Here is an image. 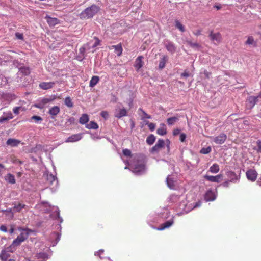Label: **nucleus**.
Wrapping results in <instances>:
<instances>
[{"instance_id": "nucleus-1", "label": "nucleus", "mask_w": 261, "mask_h": 261, "mask_svg": "<svg viewBox=\"0 0 261 261\" xmlns=\"http://www.w3.org/2000/svg\"><path fill=\"white\" fill-rule=\"evenodd\" d=\"M145 158L144 155L136 154L133 158L131 166L135 173H139L144 171L145 168Z\"/></svg>"}, {"instance_id": "nucleus-2", "label": "nucleus", "mask_w": 261, "mask_h": 261, "mask_svg": "<svg viewBox=\"0 0 261 261\" xmlns=\"http://www.w3.org/2000/svg\"><path fill=\"white\" fill-rule=\"evenodd\" d=\"M99 8L96 5H92L83 11L79 15L81 19H87L93 17L98 11Z\"/></svg>"}, {"instance_id": "nucleus-3", "label": "nucleus", "mask_w": 261, "mask_h": 261, "mask_svg": "<svg viewBox=\"0 0 261 261\" xmlns=\"http://www.w3.org/2000/svg\"><path fill=\"white\" fill-rule=\"evenodd\" d=\"M260 98L261 94L256 96H248L246 100V108L247 109H252Z\"/></svg>"}, {"instance_id": "nucleus-4", "label": "nucleus", "mask_w": 261, "mask_h": 261, "mask_svg": "<svg viewBox=\"0 0 261 261\" xmlns=\"http://www.w3.org/2000/svg\"><path fill=\"white\" fill-rule=\"evenodd\" d=\"M13 204L14 205V206L13 207L6 210V212L12 213V216H13L14 213L20 212L22 209L25 208V207H27V205H25L24 204L19 202H15Z\"/></svg>"}, {"instance_id": "nucleus-5", "label": "nucleus", "mask_w": 261, "mask_h": 261, "mask_svg": "<svg viewBox=\"0 0 261 261\" xmlns=\"http://www.w3.org/2000/svg\"><path fill=\"white\" fill-rule=\"evenodd\" d=\"M208 37L210 40L214 42L215 44H219L222 41V35L219 32L214 33L213 31H211Z\"/></svg>"}, {"instance_id": "nucleus-6", "label": "nucleus", "mask_w": 261, "mask_h": 261, "mask_svg": "<svg viewBox=\"0 0 261 261\" xmlns=\"http://www.w3.org/2000/svg\"><path fill=\"white\" fill-rule=\"evenodd\" d=\"M19 230L23 231L18 237V240H20V241L24 242L28 237L29 235L31 232H32L33 231L29 228H19Z\"/></svg>"}, {"instance_id": "nucleus-7", "label": "nucleus", "mask_w": 261, "mask_h": 261, "mask_svg": "<svg viewBox=\"0 0 261 261\" xmlns=\"http://www.w3.org/2000/svg\"><path fill=\"white\" fill-rule=\"evenodd\" d=\"M246 175L249 180L254 182L256 180L258 173L255 170L250 169L247 171Z\"/></svg>"}, {"instance_id": "nucleus-8", "label": "nucleus", "mask_w": 261, "mask_h": 261, "mask_svg": "<svg viewBox=\"0 0 261 261\" xmlns=\"http://www.w3.org/2000/svg\"><path fill=\"white\" fill-rule=\"evenodd\" d=\"M222 177H223L222 174H220L217 175L216 176H211V175H205L204 176V178L206 180H207L209 181L218 183V182H220V179L222 178Z\"/></svg>"}, {"instance_id": "nucleus-9", "label": "nucleus", "mask_w": 261, "mask_h": 261, "mask_svg": "<svg viewBox=\"0 0 261 261\" xmlns=\"http://www.w3.org/2000/svg\"><path fill=\"white\" fill-rule=\"evenodd\" d=\"M226 139V135L224 133H221L219 136L214 138V141L217 144H222L225 142Z\"/></svg>"}, {"instance_id": "nucleus-10", "label": "nucleus", "mask_w": 261, "mask_h": 261, "mask_svg": "<svg viewBox=\"0 0 261 261\" xmlns=\"http://www.w3.org/2000/svg\"><path fill=\"white\" fill-rule=\"evenodd\" d=\"M164 145L165 141L163 139H159L156 144L152 148L151 151L158 152Z\"/></svg>"}, {"instance_id": "nucleus-11", "label": "nucleus", "mask_w": 261, "mask_h": 261, "mask_svg": "<svg viewBox=\"0 0 261 261\" xmlns=\"http://www.w3.org/2000/svg\"><path fill=\"white\" fill-rule=\"evenodd\" d=\"M82 138V134H73L68 137L65 140L66 143L75 142L79 141Z\"/></svg>"}, {"instance_id": "nucleus-12", "label": "nucleus", "mask_w": 261, "mask_h": 261, "mask_svg": "<svg viewBox=\"0 0 261 261\" xmlns=\"http://www.w3.org/2000/svg\"><path fill=\"white\" fill-rule=\"evenodd\" d=\"M143 59V57L141 56H139L136 58L134 66L137 71H138L143 67L144 64V62L142 61Z\"/></svg>"}, {"instance_id": "nucleus-13", "label": "nucleus", "mask_w": 261, "mask_h": 261, "mask_svg": "<svg viewBox=\"0 0 261 261\" xmlns=\"http://www.w3.org/2000/svg\"><path fill=\"white\" fill-rule=\"evenodd\" d=\"M55 85V82H42L39 84L40 88L43 90H48L52 88Z\"/></svg>"}, {"instance_id": "nucleus-14", "label": "nucleus", "mask_w": 261, "mask_h": 261, "mask_svg": "<svg viewBox=\"0 0 261 261\" xmlns=\"http://www.w3.org/2000/svg\"><path fill=\"white\" fill-rule=\"evenodd\" d=\"M227 176L229 178V181L232 182H236L237 180H239L240 177H238L237 174L233 171H229L226 173Z\"/></svg>"}, {"instance_id": "nucleus-15", "label": "nucleus", "mask_w": 261, "mask_h": 261, "mask_svg": "<svg viewBox=\"0 0 261 261\" xmlns=\"http://www.w3.org/2000/svg\"><path fill=\"white\" fill-rule=\"evenodd\" d=\"M109 49H115V53L117 54L118 56H120L121 55L123 51L122 47L121 44H117L116 45H112L109 46Z\"/></svg>"}, {"instance_id": "nucleus-16", "label": "nucleus", "mask_w": 261, "mask_h": 261, "mask_svg": "<svg viewBox=\"0 0 261 261\" xmlns=\"http://www.w3.org/2000/svg\"><path fill=\"white\" fill-rule=\"evenodd\" d=\"M215 198V194L212 190L207 191L204 196V199L206 201H213Z\"/></svg>"}, {"instance_id": "nucleus-17", "label": "nucleus", "mask_w": 261, "mask_h": 261, "mask_svg": "<svg viewBox=\"0 0 261 261\" xmlns=\"http://www.w3.org/2000/svg\"><path fill=\"white\" fill-rule=\"evenodd\" d=\"M174 223V220L171 219L170 220L167 221L164 223L162 224L159 227H158L156 229L158 230H163L166 228H168L170 227Z\"/></svg>"}, {"instance_id": "nucleus-18", "label": "nucleus", "mask_w": 261, "mask_h": 261, "mask_svg": "<svg viewBox=\"0 0 261 261\" xmlns=\"http://www.w3.org/2000/svg\"><path fill=\"white\" fill-rule=\"evenodd\" d=\"M167 43L165 44V47L167 50L171 53H173L175 51L176 47L174 43L171 41H167Z\"/></svg>"}, {"instance_id": "nucleus-19", "label": "nucleus", "mask_w": 261, "mask_h": 261, "mask_svg": "<svg viewBox=\"0 0 261 261\" xmlns=\"http://www.w3.org/2000/svg\"><path fill=\"white\" fill-rule=\"evenodd\" d=\"M47 22L49 25L55 26V25L59 23V20L56 18H52L47 16L46 17Z\"/></svg>"}, {"instance_id": "nucleus-20", "label": "nucleus", "mask_w": 261, "mask_h": 261, "mask_svg": "<svg viewBox=\"0 0 261 261\" xmlns=\"http://www.w3.org/2000/svg\"><path fill=\"white\" fill-rule=\"evenodd\" d=\"M60 110L58 106H54L49 109L48 113L54 118L53 116H57L59 113Z\"/></svg>"}, {"instance_id": "nucleus-21", "label": "nucleus", "mask_w": 261, "mask_h": 261, "mask_svg": "<svg viewBox=\"0 0 261 261\" xmlns=\"http://www.w3.org/2000/svg\"><path fill=\"white\" fill-rule=\"evenodd\" d=\"M6 143L8 145L14 147L17 146L18 144H19L20 141L15 139L10 138L7 140Z\"/></svg>"}, {"instance_id": "nucleus-22", "label": "nucleus", "mask_w": 261, "mask_h": 261, "mask_svg": "<svg viewBox=\"0 0 261 261\" xmlns=\"http://www.w3.org/2000/svg\"><path fill=\"white\" fill-rule=\"evenodd\" d=\"M5 180L11 184H14L16 182L15 176L11 174L8 173L5 176Z\"/></svg>"}, {"instance_id": "nucleus-23", "label": "nucleus", "mask_w": 261, "mask_h": 261, "mask_svg": "<svg viewBox=\"0 0 261 261\" xmlns=\"http://www.w3.org/2000/svg\"><path fill=\"white\" fill-rule=\"evenodd\" d=\"M10 254L8 251L4 249L1 251L0 254V258L3 261H6L8 258L10 257Z\"/></svg>"}, {"instance_id": "nucleus-24", "label": "nucleus", "mask_w": 261, "mask_h": 261, "mask_svg": "<svg viewBox=\"0 0 261 261\" xmlns=\"http://www.w3.org/2000/svg\"><path fill=\"white\" fill-rule=\"evenodd\" d=\"M139 115L141 117L142 119H150L151 116L147 114L142 108H139L138 110Z\"/></svg>"}, {"instance_id": "nucleus-25", "label": "nucleus", "mask_w": 261, "mask_h": 261, "mask_svg": "<svg viewBox=\"0 0 261 261\" xmlns=\"http://www.w3.org/2000/svg\"><path fill=\"white\" fill-rule=\"evenodd\" d=\"M89 120V118L87 114H83L82 115L79 119V123L81 124H85Z\"/></svg>"}, {"instance_id": "nucleus-26", "label": "nucleus", "mask_w": 261, "mask_h": 261, "mask_svg": "<svg viewBox=\"0 0 261 261\" xmlns=\"http://www.w3.org/2000/svg\"><path fill=\"white\" fill-rule=\"evenodd\" d=\"M157 133L161 136L165 135L167 134V130L165 125L162 124L160 125V127L157 129Z\"/></svg>"}, {"instance_id": "nucleus-27", "label": "nucleus", "mask_w": 261, "mask_h": 261, "mask_svg": "<svg viewBox=\"0 0 261 261\" xmlns=\"http://www.w3.org/2000/svg\"><path fill=\"white\" fill-rule=\"evenodd\" d=\"M168 60L167 56H164L160 60L159 65V68L160 69H163L166 65V62Z\"/></svg>"}, {"instance_id": "nucleus-28", "label": "nucleus", "mask_w": 261, "mask_h": 261, "mask_svg": "<svg viewBox=\"0 0 261 261\" xmlns=\"http://www.w3.org/2000/svg\"><path fill=\"white\" fill-rule=\"evenodd\" d=\"M127 112L125 108H123L120 109L119 112L115 114V117L118 118H120L122 117L125 116L127 115Z\"/></svg>"}, {"instance_id": "nucleus-29", "label": "nucleus", "mask_w": 261, "mask_h": 261, "mask_svg": "<svg viewBox=\"0 0 261 261\" xmlns=\"http://www.w3.org/2000/svg\"><path fill=\"white\" fill-rule=\"evenodd\" d=\"M99 78L98 76H93L92 77L89 86L91 87H94L99 82Z\"/></svg>"}, {"instance_id": "nucleus-30", "label": "nucleus", "mask_w": 261, "mask_h": 261, "mask_svg": "<svg viewBox=\"0 0 261 261\" xmlns=\"http://www.w3.org/2000/svg\"><path fill=\"white\" fill-rule=\"evenodd\" d=\"M13 118V115L11 112H9L7 116H2L0 117V123H3L5 121H8L10 119H11Z\"/></svg>"}, {"instance_id": "nucleus-31", "label": "nucleus", "mask_w": 261, "mask_h": 261, "mask_svg": "<svg viewBox=\"0 0 261 261\" xmlns=\"http://www.w3.org/2000/svg\"><path fill=\"white\" fill-rule=\"evenodd\" d=\"M220 170L219 165L215 163L209 169V171L212 173H217Z\"/></svg>"}, {"instance_id": "nucleus-32", "label": "nucleus", "mask_w": 261, "mask_h": 261, "mask_svg": "<svg viewBox=\"0 0 261 261\" xmlns=\"http://www.w3.org/2000/svg\"><path fill=\"white\" fill-rule=\"evenodd\" d=\"M86 127L88 129H96L98 128V125L94 121H90L89 123L86 124Z\"/></svg>"}, {"instance_id": "nucleus-33", "label": "nucleus", "mask_w": 261, "mask_h": 261, "mask_svg": "<svg viewBox=\"0 0 261 261\" xmlns=\"http://www.w3.org/2000/svg\"><path fill=\"white\" fill-rule=\"evenodd\" d=\"M155 140V137L153 134L149 135L146 139V143L148 145H152L154 143Z\"/></svg>"}, {"instance_id": "nucleus-34", "label": "nucleus", "mask_w": 261, "mask_h": 261, "mask_svg": "<svg viewBox=\"0 0 261 261\" xmlns=\"http://www.w3.org/2000/svg\"><path fill=\"white\" fill-rule=\"evenodd\" d=\"M175 26L176 28L179 30L181 32H185V27L179 20H176L175 21Z\"/></svg>"}, {"instance_id": "nucleus-35", "label": "nucleus", "mask_w": 261, "mask_h": 261, "mask_svg": "<svg viewBox=\"0 0 261 261\" xmlns=\"http://www.w3.org/2000/svg\"><path fill=\"white\" fill-rule=\"evenodd\" d=\"M19 71L25 75H29L30 73V68L28 67H21L19 69Z\"/></svg>"}, {"instance_id": "nucleus-36", "label": "nucleus", "mask_w": 261, "mask_h": 261, "mask_svg": "<svg viewBox=\"0 0 261 261\" xmlns=\"http://www.w3.org/2000/svg\"><path fill=\"white\" fill-rule=\"evenodd\" d=\"M64 102L65 105L68 108H72L73 107V103L70 97H66Z\"/></svg>"}, {"instance_id": "nucleus-37", "label": "nucleus", "mask_w": 261, "mask_h": 261, "mask_svg": "<svg viewBox=\"0 0 261 261\" xmlns=\"http://www.w3.org/2000/svg\"><path fill=\"white\" fill-rule=\"evenodd\" d=\"M178 120V117H172L167 119V122L168 125H171L174 124Z\"/></svg>"}, {"instance_id": "nucleus-38", "label": "nucleus", "mask_w": 261, "mask_h": 261, "mask_svg": "<svg viewBox=\"0 0 261 261\" xmlns=\"http://www.w3.org/2000/svg\"><path fill=\"white\" fill-rule=\"evenodd\" d=\"M166 182L168 186L171 188L172 189L174 187V184L173 180L169 177V176H168L166 179Z\"/></svg>"}, {"instance_id": "nucleus-39", "label": "nucleus", "mask_w": 261, "mask_h": 261, "mask_svg": "<svg viewBox=\"0 0 261 261\" xmlns=\"http://www.w3.org/2000/svg\"><path fill=\"white\" fill-rule=\"evenodd\" d=\"M212 150L211 147L208 146L206 148H202L200 151V152L202 154H206L208 153H210Z\"/></svg>"}, {"instance_id": "nucleus-40", "label": "nucleus", "mask_w": 261, "mask_h": 261, "mask_svg": "<svg viewBox=\"0 0 261 261\" xmlns=\"http://www.w3.org/2000/svg\"><path fill=\"white\" fill-rule=\"evenodd\" d=\"M5 250L8 251V252L13 253L16 250V246L15 245H13V243L8 247H7Z\"/></svg>"}, {"instance_id": "nucleus-41", "label": "nucleus", "mask_w": 261, "mask_h": 261, "mask_svg": "<svg viewBox=\"0 0 261 261\" xmlns=\"http://www.w3.org/2000/svg\"><path fill=\"white\" fill-rule=\"evenodd\" d=\"M123 154L124 156L129 157L132 156V152L128 149H124L122 150Z\"/></svg>"}, {"instance_id": "nucleus-42", "label": "nucleus", "mask_w": 261, "mask_h": 261, "mask_svg": "<svg viewBox=\"0 0 261 261\" xmlns=\"http://www.w3.org/2000/svg\"><path fill=\"white\" fill-rule=\"evenodd\" d=\"M255 43V41L254 38L252 36L248 37L247 41H246V44L248 45H252Z\"/></svg>"}, {"instance_id": "nucleus-43", "label": "nucleus", "mask_w": 261, "mask_h": 261, "mask_svg": "<svg viewBox=\"0 0 261 261\" xmlns=\"http://www.w3.org/2000/svg\"><path fill=\"white\" fill-rule=\"evenodd\" d=\"M31 120H34L36 122H38L42 120V118L39 116L34 115L31 118Z\"/></svg>"}, {"instance_id": "nucleus-44", "label": "nucleus", "mask_w": 261, "mask_h": 261, "mask_svg": "<svg viewBox=\"0 0 261 261\" xmlns=\"http://www.w3.org/2000/svg\"><path fill=\"white\" fill-rule=\"evenodd\" d=\"M52 100H53V99L48 98H43L42 99H41V103L42 105H45L49 103V102H50Z\"/></svg>"}, {"instance_id": "nucleus-45", "label": "nucleus", "mask_w": 261, "mask_h": 261, "mask_svg": "<svg viewBox=\"0 0 261 261\" xmlns=\"http://www.w3.org/2000/svg\"><path fill=\"white\" fill-rule=\"evenodd\" d=\"M22 242H23L20 241V240H18V238L17 237L16 239L13 240L12 243L13 245H15L16 247H17L19 246Z\"/></svg>"}, {"instance_id": "nucleus-46", "label": "nucleus", "mask_w": 261, "mask_h": 261, "mask_svg": "<svg viewBox=\"0 0 261 261\" xmlns=\"http://www.w3.org/2000/svg\"><path fill=\"white\" fill-rule=\"evenodd\" d=\"M15 36L17 39H19L21 40H23L24 39L23 34L22 33L16 32L15 33Z\"/></svg>"}, {"instance_id": "nucleus-47", "label": "nucleus", "mask_w": 261, "mask_h": 261, "mask_svg": "<svg viewBox=\"0 0 261 261\" xmlns=\"http://www.w3.org/2000/svg\"><path fill=\"white\" fill-rule=\"evenodd\" d=\"M21 108V107H16L13 109V111L14 114L18 115L19 113V110Z\"/></svg>"}, {"instance_id": "nucleus-48", "label": "nucleus", "mask_w": 261, "mask_h": 261, "mask_svg": "<svg viewBox=\"0 0 261 261\" xmlns=\"http://www.w3.org/2000/svg\"><path fill=\"white\" fill-rule=\"evenodd\" d=\"M187 43L190 46L192 47H197L199 46V45L197 43H193L192 42L189 41H187Z\"/></svg>"}, {"instance_id": "nucleus-49", "label": "nucleus", "mask_w": 261, "mask_h": 261, "mask_svg": "<svg viewBox=\"0 0 261 261\" xmlns=\"http://www.w3.org/2000/svg\"><path fill=\"white\" fill-rule=\"evenodd\" d=\"M100 115L103 118L107 119L108 117L109 114L108 112L103 111L101 112Z\"/></svg>"}, {"instance_id": "nucleus-50", "label": "nucleus", "mask_w": 261, "mask_h": 261, "mask_svg": "<svg viewBox=\"0 0 261 261\" xmlns=\"http://www.w3.org/2000/svg\"><path fill=\"white\" fill-rule=\"evenodd\" d=\"M148 126L151 131H153L155 129V125L153 123H149Z\"/></svg>"}, {"instance_id": "nucleus-51", "label": "nucleus", "mask_w": 261, "mask_h": 261, "mask_svg": "<svg viewBox=\"0 0 261 261\" xmlns=\"http://www.w3.org/2000/svg\"><path fill=\"white\" fill-rule=\"evenodd\" d=\"M257 152H261V140H258L257 142Z\"/></svg>"}, {"instance_id": "nucleus-52", "label": "nucleus", "mask_w": 261, "mask_h": 261, "mask_svg": "<svg viewBox=\"0 0 261 261\" xmlns=\"http://www.w3.org/2000/svg\"><path fill=\"white\" fill-rule=\"evenodd\" d=\"M203 74H204L205 77L206 79H209L210 77V75H211V73L210 72H208L207 70H205L203 71Z\"/></svg>"}, {"instance_id": "nucleus-53", "label": "nucleus", "mask_w": 261, "mask_h": 261, "mask_svg": "<svg viewBox=\"0 0 261 261\" xmlns=\"http://www.w3.org/2000/svg\"><path fill=\"white\" fill-rule=\"evenodd\" d=\"M186 135L184 133H182L180 135V140L181 142H184L185 141Z\"/></svg>"}, {"instance_id": "nucleus-54", "label": "nucleus", "mask_w": 261, "mask_h": 261, "mask_svg": "<svg viewBox=\"0 0 261 261\" xmlns=\"http://www.w3.org/2000/svg\"><path fill=\"white\" fill-rule=\"evenodd\" d=\"M0 230L3 232H6L7 231V228L5 225H2L0 226Z\"/></svg>"}, {"instance_id": "nucleus-55", "label": "nucleus", "mask_w": 261, "mask_h": 261, "mask_svg": "<svg viewBox=\"0 0 261 261\" xmlns=\"http://www.w3.org/2000/svg\"><path fill=\"white\" fill-rule=\"evenodd\" d=\"M180 130L178 128L174 129L173 131V134L174 136H177L180 133Z\"/></svg>"}, {"instance_id": "nucleus-56", "label": "nucleus", "mask_w": 261, "mask_h": 261, "mask_svg": "<svg viewBox=\"0 0 261 261\" xmlns=\"http://www.w3.org/2000/svg\"><path fill=\"white\" fill-rule=\"evenodd\" d=\"M94 39L95 40V42L94 44L93 45V47H96L99 44L100 41L98 39V38L96 37H94Z\"/></svg>"}, {"instance_id": "nucleus-57", "label": "nucleus", "mask_w": 261, "mask_h": 261, "mask_svg": "<svg viewBox=\"0 0 261 261\" xmlns=\"http://www.w3.org/2000/svg\"><path fill=\"white\" fill-rule=\"evenodd\" d=\"M193 34L195 36H199L201 34V30H197L193 32Z\"/></svg>"}, {"instance_id": "nucleus-58", "label": "nucleus", "mask_w": 261, "mask_h": 261, "mask_svg": "<svg viewBox=\"0 0 261 261\" xmlns=\"http://www.w3.org/2000/svg\"><path fill=\"white\" fill-rule=\"evenodd\" d=\"M181 76L182 77H187L189 76V72L187 70H185V71L181 73Z\"/></svg>"}, {"instance_id": "nucleus-59", "label": "nucleus", "mask_w": 261, "mask_h": 261, "mask_svg": "<svg viewBox=\"0 0 261 261\" xmlns=\"http://www.w3.org/2000/svg\"><path fill=\"white\" fill-rule=\"evenodd\" d=\"M230 181H226L222 184V186L225 187H228L229 186Z\"/></svg>"}, {"instance_id": "nucleus-60", "label": "nucleus", "mask_w": 261, "mask_h": 261, "mask_svg": "<svg viewBox=\"0 0 261 261\" xmlns=\"http://www.w3.org/2000/svg\"><path fill=\"white\" fill-rule=\"evenodd\" d=\"M103 252V250H99L98 252H97L95 253V255L99 256V257L101 258L102 257H101V254Z\"/></svg>"}, {"instance_id": "nucleus-61", "label": "nucleus", "mask_w": 261, "mask_h": 261, "mask_svg": "<svg viewBox=\"0 0 261 261\" xmlns=\"http://www.w3.org/2000/svg\"><path fill=\"white\" fill-rule=\"evenodd\" d=\"M201 202L200 201H198L196 203L195 205L194 206V207H199L201 205Z\"/></svg>"}, {"instance_id": "nucleus-62", "label": "nucleus", "mask_w": 261, "mask_h": 261, "mask_svg": "<svg viewBox=\"0 0 261 261\" xmlns=\"http://www.w3.org/2000/svg\"><path fill=\"white\" fill-rule=\"evenodd\" d=\"M41 104V103L40 104H36L35 105V107L36 108H41L42 107L40 106Z\"/></svg>"}, {"instance_id": "nucleus-63", "label": "nucleus", "mask_w": 261, "mask_h": 261, "mask_svg": "<svg viewBox=\"0 0 261 261\" xmlns=\"http://www.w3.org/2000/svg\"><path fill=\"white\" fill-rule=\"evenodd\" d=\"M13 232H14V228H11L10 230V232L11 233H13Z\"/></svg>"}, {"instance_id": "nucleus-64", "label": "nucleus", "mask_w": 261, "mask_h": 261, "mask_svg": "<svg viewBox=\"0 0 261 261\" xmlns=\"http://www.w3.org/2000/svg\"><path fill=\"white\" fill-rule=\"evenodd\" d=\"M73 120H74V118H70L69 119V121H70V122H72Z\"/></svg>"}]
</instances>
